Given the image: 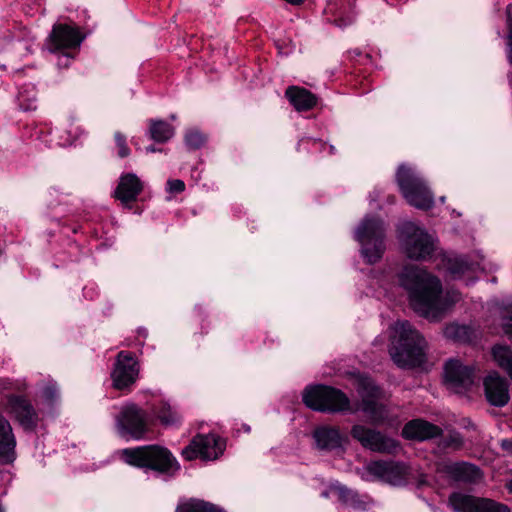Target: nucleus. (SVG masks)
<instances>
[{
    "label": "nucleus",
    "instance_id": "2",
    "mask_svg": "<svg viewBox=\"0 0 512 512\" xmlns=\"http://www.w3.org/2000/svg\"><path fill=\"white\" fill-rule=\"evenodd\" d=\"M357 390L362 397L361 407L352 408L348 397L340 390L316 385L308 387L303 392V402L313 410L322 412H356L362 410L369 420L379 423L386 418V408L376 401L379 389L374 382L366 376L357 378Z\"/></svg>",
    "mask_w": 512,
    "mask_h": 512
},
{
    "label": "nucleus",
    "instance_id": "3",
    "mask_svg": "<svg viewBox=\"0 0 512 512\" xmlns=\"http://www.w3.org/2000/svg\"><path fill=\"white\" fill-rule=\"evenodd\" d=\"M426 347L424 338L408 321H397L390 326L389 353L397 366L421 365L425 360Z\"/></svg>",
    "mask_w": 512,
    "mask_h": 512
},
{
    "label": "nucleus",
    "instance_id": "27",
    "mask_svg": "<svg viewBox=\"0 0 512 512\" xmlns=\"http://www.w3.org/2000/svg\"><path fill=\"white\" fill-rule=\"evenodd\" d=\"M492 355L497 365L504 369L512 379V350L508 346L495 345Z\"/></svg>",
    "mask_w": 512,
    "mask_h": 512
},
{
    "label": "nucleus",
    "instance_id": "17",
    "mask_svg": "<svg viewBox=\"0 0 512 512\" xmlns=\"http://www.w3.org/2000/svg\"><path fill=\"white\" fill-rule=\"evenodd\" d=\"M485 395L488 402L497 407L506 405L509 401L508 383L497 373L489 374L484 380Z\"/></svg>",
    "mask_w": 512,
    "mask_h": 512
},
{
    "label": "nucleus",
    "instance_id": "10",
    "mask_svg": "<svg viewBox=\"0 0 512 512\" xmlns=\"http://www.w3.org/2000/svg\"><path fill=\"white\" fill-rule=\"evenodd\" d=\"M444 379L449 390L462 394L473 385L474 370L472 367L464 365L459 359H450L444 367Z\"/></svg>",
    "mask_w": 512,
    "mask_h": 512
},
{
    "label": "nucleus",
    "instance_id": "13",
    "mask_svg": "<svg viewBox=\"0 0 512 512\" xmlns=\"http://www.w3.org/2000/svg\"><path fill=\"white\" fill-rule=\"evenodd\" d=\"M139 367L131 353L121 351L117 355L114 369L111 373L113 387L122 390L136 382Z\"/></svg>",
    "mask_w": 512,
    "mask_h": 512
},
{
    "label": "nucleus",
    "instance_id": "7",
    "mask_svg": "<svg viewBox=\"0 0 512 512\" xmlns=\"http://www.w3.org/2000/svg\"><path fill=\"white\" fill-rule=\"evenodd\" d=\"M396 179L403 197L411 206L422 210H428L433 206L434 195L424 180L410 167L400 165Z\"/></svg>",
    "mask_w": 512,
    "mask_h": 512
},
{
    "label": "nucleus",
    "instance_id": "6",
    "mask_svg": "<svg viewBox=\"0 0 512 512\" xmlns=\"http://www.w3.org/2000/svg\"><path fill=\"white\" fill-rule=\"evenodd\" d=\"M361 245V255L369 264L381 259L384 250V227L379 218L366 216L355 231Z\"/></svg>",
    "mask_w": 512,
    "mask_h": 512
},
{
    "label": "nucleus",
    "instance_id": "34",
    "mask_svg": "<svg viewBox=\"0 0 512 512\" xmlns=\"http://www.w3.org/2000/svg\"><path fill=\"white\" fill-rule=\"evenodd\" d=\"M116 147L118 148V156L121 158L128 157L130 155V149L126 143V137L121 132L114 134Z\"/></svg>",
    "mask_w": 512,
    "mask_h": 512
},
{
    "label": "nucleus",
    "instance_id": "15",
    "mask_svg": "<svg viewBox=\"0 0 512 512\" xmlns=\"http://www.w3.org/2000/svg\"><path fill=\"white\" fill-rule=\"evenodd\" d=\"M84 36L77 28L59 24L54 26L47 43L51 52L65 49H76L80 46Z\"/></svg>",
    "mask_w": 512,
    "mask_h": 512
},
{
    "label": "nucleus",
    "instance_id": "36",
    "mask_svg": "<svg viewBox=\"0 0 512 512\" xmlns=\"http://www.w3.org/2000/svg\"><path fill=\"white\" fill-rule=\"evenodd\" d=\"M185 189V184L182 180L172 179L167 181V191L169 193H181Z\"/></svg>",
    "mask_w": 512,
    "mask_h": 512
},
{
    "label": "nucleus",
    "instance_id": "11",
    "mask_svg": "<svg viewBox=\"0 0 512 512\" xmlns=\"http://www.w3.org/2000/svg\"><path fill=\"white\" fill-rule=\"evenodd\" d=\"M449 503L454 512H510L506 505L494 500L460 493L451 495Z\"/></svg>",
    "mask_w": 512,
    "mask_h": 512
},
{
    "label": "nucleus",
    "instance_id": "22",
    "mask_svg": "<svg viewBox=\"0 0 512 512\" xmlns=\"http://www.w3.org/2000/svg\"><path fill=\"white\" fill-rule=\"evenodd\" d=\"M313 437L317 447L322 450L340 448L344 442V437L340 434L338 429L327 426L315 429Z\"/></svg>",
    "mask_w": 512,
    "mask_h": 512
},
{
    "label": "nucleus",
    "instance_id": "16",
    "mask_svg": "<svg viewBox=\"0 0 512 512\" xmlns=\"http://www.w3.org/2000/svg\"><path fill=\"white\" fill-rule=\"evenodd\" d=\"M7 408L25 429H33L38 422V415L32 404L24 397L10 396Z\"/></svg>",
    "mask_w": 512,
    "mask_h": 512
},
{
    "label": "nucleus",
    "instance_id": "44",
    "mask_svg": "<svg viewBox=\"0 0 512 512\" xmlns=\"http://www.w3.org/2000/svg\"><path fill=\"white\" fill-rule=\"evenodd\" d=\"M507 488L509 490V492L512 493V479L509 481V483L507 484Z\"/></svg>",
    "mask_w": 512,
    "mask_h": 512
},
{
    "label": "nucleus",
    "instance_id": "26",
    "mask_svg": "<svg viewBox=\"0 0 512 512\" xmlns=\"http://www.w3.org/2000/svg\"><path fill=\"white\" fill-rule=\"evenodd\" d=\"M330 492L337 495L338 499L347 507H361L362 501L359 500L358 494L339 483L332 484Z\"/></svg>",
    "mask_w": 512,
    "mask_h": 512
},
{
    "label": "nucleus",
    "instance_id": "21",
    "mask_svg": "<svg viewBox=\"0 0 512 512\" xmlns=\"http://www.w3.org/2000/svg\"><path fill=\"white\" fill-rule=\"evenodd\" d=\"M16 439L10 423L0 416V461L9 463L15 459Z\"/></svg>",
    "mask_w": 512,
    "mask_h": 512
},
{
    "label": "nucleus",
    "instance_id": "37",
    "mask_svg": "<svg viewBox=\"0 0 512 512\" xmlns=\"http://www.w3.org/2000/svg\"><path fill=\"white\" fill-rule=\"evenodd\" d=\"M58 394V388L54 384L46 386L43 390V397L48 401L56 399Z\"/></svg>",
    "mask_w": 512,
    "mask_h": 512
},
{
    "label": "nucleus",
    "instance_id": "30",
    "mask_svg": "<svg viewBox=\"0 0 512 512\" xmlns=\"http://www.w3.org/2000/svg\"><path fill=\"white\" fill-rule=\"evenodd\" d=\"M471 269V265L463 257H454L447 260V270L454 278L460 277L465 271Z\"/></svg>",
    "mask_w": 512,
    "mask_h": 512
},
{
    "label": "nucleus",
    "instance_id": "48",
    "mask_svg": "<svg viewBox=\"0 0 512 512\" xmlns=\"http://www.w3.org/2000/svg\"><path fill=\"white\" fill-rule=\"evenodd\" d=\"M171 119H172V120H175V119H176V115H174V114H173V115H171Z\"/></svg>",
    "mask_w": 512,
    "mask_h": 512
},
{
    "label": "nucleus",
    "instance_id": "38",
    "mask_svg": "<svg viewBox=\"0 0 512 512\" xmlns=\"http://www.w3.org/2000/svg\"><path fill=\"white\" fill-rule=\"evenodd\" d=\"M507 58L512 63V30L508 32L507 36Z\"/></svg>",
    "mask_w": 512,
    "mask_h": 512
},
{
    "label": "nucleus",
    "instance_id": "5",
    "mask_svg": "<svg viewBox=\"0 0 512 512\" xmlns=\"http://www.w3.org/2000/svg\"><path fill=\"white\" fill-rule=\"evenodd\" d=\"M399 239L402 252L414 261L430 259L437 249L436 239L425 229L411 222L402 226Z\"/></svg>",
    "mask_w": 512,
    "mask_h": 512
},
{
    "label": "nucleus",
    "instance_id": "31",
    "mask_svg": "<svg viewBox=\"0 0 512 512\" xmlns=\"http://www.w3.org/2000/svg\"><path fill=\"white\" fill-rule=\"evenodd\" d=\"M454 470L459 473V476L465 480H475L480 477V470L468 463H458L454 465Z\"/></svg>",
    "mask_w": 512,
    "mask_h": 512
},
{
    "label": "nucleus",
    "instance_id": "43",
    "mask_svg": "<svg viewBox=\"0 0 512 512\" xmlns=\"http://www.w3.org/2000/svg\"><path fill=\"white\" fill-rule=\"evenodd\" d=\"M314 146H321L322 148H327V145L321 142H317L316 140H313L312 143Z\"/></svg>",
    "mask_w": 512,
    "mask_h": 512
},
{
    "label": "nucleus",
    "instance_id": "8",
    "mask_svg": "<svg viewBox=\"0 0 512 512\" xmlns=\"http://www.w3.org/2000/svg\"><path fill=\"white\" fill-rule=\"evenodd\" d=\"M115 416L117 434L126 440H141L148 431L146 412L134 403H126L118 408Z\"/></svg>",
    "mask_w": 512,
    "mask_h": 512
},
{
    "label": "nucleus",
    "instance_id": "9",
    "mask_svg": "<svg viewBox=\"0 0 512 512\" xmlns=\"http://www.w3.org/2000/svg\"><path fill=\"white\" fill-rule=\"evenodd\" d=\"M225 448V440L217 434H198L182 450L181 455L188 461L197 458L204 461H214L223 454Z\"/></svg>",
    "mask_w": 512,
    "mask_h": 512
},
{
    "label": "nucleus",
    "instance_id": "40",
    "mask_svg": "<svg viewBox=\"0 0 512 512\" xmlns=\"http://www.w3.org/2000/svg\"><path fill=\"white\" fill-rule=\"evenodd\" d=\"M20 105L21 107L24 109V110H32V109H35V105H34V101H32L31 103L27 104V105H24V103L22 102V100L20 99Z\"/></svg>",
    "mask_w": 512,
    "mask_h": 512
},
{
    "label": "nucleus",
    "instance_id": "18",
    "mask_svg": "<svg viewBox=\"0 0 512 512\" xmlns=\"http://www.w3.org/2000/svg\"><path fill=\"white\" fill-rule=\"evenodd\" d=\"M143 190V183L134 173L123 174L114 191V197L123 204H128L136 200L137 196Z\"/></svg>",
    "mask_w": 512,
    "mask_h": 512
},
{
    "label": "nucleus",
    "instance_id": "32",
    "mask_svg": "<svg viewBox=\"0 0 512 512\" xmlns=\"http://www.w3.org/2000/svg\"><path fill=\"white\" fill-rule=\"evenodd\" d=\"M463 444V437L458 432H450L441 441V446L444 449L458 450L463 446Z\"/></svg>",
    "mask_w": 512,
    "mask_h": 512
},
{
    "label": "nucleus",
    "instance_id": "25",
    "mask_svg": "<svg viewBox=\"0 0 512 512\" xmlns=\"http://www.w3.org/2000/svg\"><path fill=\"white\" fill-rule=\"evenodd\" d=\"M443 333L447 339L463 343L472 341L474 337V331L470 327L457 323L447 325Z\"/></svg>",
    "mask_w": 512,
    "mask_h": 512
},
{
    "label": "nucleus",
    "instance_id": "14",
    "mask_svg": "<svg viewBox=\"0 0 512 512\" xmlns=\"http://www.w3.org/2000/svg\"><path fill=\"white\" fill-rule=\"evenodd\" d=\"M351 434L362 446L372 451L395 453L399 448V444L395 440L385 437L380 432L366 428L363 425L353 426Z\"/></svg>",
    "mask_w": 512,
    "mask_h": 512
},
{
    "label": "nucleus",
    "instance_id": "35",
    "mask_svg": "<svg viewBox=\"0 0 512 512\" xmlns=\"http://www.w3.org/2000/svg\"><path fill=\"white\" fill-rule=\"evenodd\" d=\"M501 327L506 335L512 336V309L505 311L502 315Z\"/></svg>",
    "mask_w": 512,
    "mask_h": 512
},
{
    "label": "nucleus",
    "instance_id": "4",
    "mask_svg": "<svg viewBox=\"0 0 512 512\" xmlns=\"http://www.w3.org/2000/svg\"><path fill=\"white\" fill-rule=\"evenodd\" d=\"M121 456L129 465L148 468L160 474L174 475L180 469L173 454L167 448L158 445L126 448L121 451Z\"/></svg>",
    "mask_w": 512,
    "mask_h": 512
},
{
    "label": "nucleus",
    "instance_id": "42",
    "mask_svg": "<svg viewBox=\"0 0 512 512\" xmlns=\"http://www.w3.org/2000/svg\"><path fill=\"white\" fill-rule=\"evenodd\" d=\"M156 151H158V149H157V148H155V147H154V146H152V145H151V146H148V147L146 148V152H148V153H154V152H156Z\"/></svg>",
    "mask_w": 512,
    "mask_h": 512
},
{
    "label": "nucleus",
    "instance_id": "45",
    "mask_svg": "<svg viewBox=\"0 0 512 512\" xmlns=\"http://www.w3.org/2000/svg\"><path fill=\"white\" fill-rule=\"evenodd\" d=\"M329 153L332 154L334 152V147L332 145L328 146Z\"/></svg>",
    "mask_w": 512,
    "mask_h": 512
},
{
    "label": "nucleus",
    "instance_id": "23",
    "mask_svg": "<svg viewBox=\"0 0 512 512\" xmlns=\"http://www.w3.org/2000/svg\"><path fill=\"white\" fill-rule=\"evenodd\" d=\"M285 95L297 111L310 110L317 103V98L314 94L298 86L288 87Z\"/></svg>",
    "mask_w": 512,
    "mask_h": 512
},
{
    "label": "nucleus",
    "instance_id": "12",
    "mask_svg": "<svg viewBox=\"0 0 512 512\" xmlns=\"http://www.w3.org/2000/svg\"><path fill=\"white\" fill-rule=\"evenodd\" d=\"M367 471L391 485L400 486L407 483L411 470L403 463L392 461H374L367 465Z\"/></svg>",
    "mask_w": 512,
    "mask_h": 512
},
{
    "label": "nucleus",
    "instance_id": "19",
    "mask_svg": "<svg viewBox=\"0 0 512 512\" xmlns=\"http://www.w3.org/2000/svg\"><path fill=\"white\" fill-rule=\"evenodd\" d=\"M441 433L440 427L422 419L408 422L402 430L404 438L417 441L429 440L439 436Z\"/></svg>",
    "mask_w": 512,
    "mask_h": 512
},
{
    "label": "nucleus",
    "instance_id": "28",
    "mask_svg": "<svg viewBox=\"0 0 512 512\" xmlns=\"http://www.w3.org/2000/svg\"><path fill=\"white\" fill-rule=\"evenodd\" d=\"M176 512H224V511L210 503L200 501V500H192V501L180 504L177 507Z\"/></svg>",
    "mask_w": 512,
    "mask_h": 512
},
{
    "label": "nucleus",
    "instance_id": "39",
    "mask_svg": "<svg viewBox=\"0 0 512 512\" xmlns=\"http://www.w3.org/2000/svg\"><path fill=\"white\" fill-rule=\"evenodd\" d=\"M507 26L508 32L512 30V5H508L506 8Z\"/></svg>",
    "mask_w": 512,
    "mask_h": 512
},
{
    "label": "nucleus",
    "instance_id": "41",
    "mask_svg": "<svg viewBox=\"0 0 512 512\" xmlns=\"http://www.w3.org/2000/svg\"><path fill=\"white\" fill-rule=\"evenodd\" d=\"M72 142H73V138L71 136H69L61 144L68 145V144H72Z\"/></svg>",
    "mask_w": 512,
    "mask_h": 512
},
{
    "label": "nucleus",
    "instance_id": "24",
    "mask_svg": "<svg viewBox=\"0 0 512 512\" xmlns=\"http://www.w3.org/2000/svg\"><path fill=\"white\" fill-rule=\"evenodd\" d=\"M174 128L163 120H151L149 126L150 137L159 143H164L174 136Z\"/></svg>",
    "mask_w": 512,
    "mask_h": 512
},
{
    "label": "nucleus",
    "instance_id": "33",
    "mask_svg": "<svg viewBox=\"0 0 512 512\" xmlns=\"http://www.w3.org/2000/svg\"><path fill=\"white\" fill-rule=\"evenodd\" d=\"M186 145L192 149H197L201 147L205 142V137L203 134L196 130H191L185 135Z\"/></svg>",
    "mask_w": 512,
    "mask_h": 512
},
{
    "label": "nucleus",
    "instance_id": "1",
    "mask_svg": "<svg viewBox=\"0 0 512 512\" xmlns=\"http://www.w3.org/2000/svg\"><path fill=\"white\" fill-rule=\"evenodd\" d=\"M398 281L407 291L414 311L431 320L438 319L460 299L455 291L443 294L440 280L416 265L404 266L398 274Z\"/></svg>",
    "mask_w": 512,
    "mask_h": 512
},
{
    "label": "nucleus",
    "instance_id": "46",
    "mask_svg": "<svg viewBox=\"0 0 512 512\" xmlns=\"http://www.w3.org/2000/svg\"><path fill=\"white\" fill-rule=\"evenodd\" d=\"M140 333H141V335L146 336V330L143 329L140 331Z\"/></svg>",
    "mask_w": 512,
    "mask_h": 512
},
{
    "label": "nucleus",
    "instance_id": "29",
    "mask_svg": "<svg viewBox=\"0 0 512 512\" xmlns=\"http://www.w3.org/2000/svg\"><path fill=\"white\" fill-rule=\"evenodd\" d=\"M156 413L161 423L166 426L175 425L181 420L178 412L174 410L168 403H163Z\"/></svg>",
    "mask_w": 512,
    "mask_h": 512
},
{
    "label": "nucleus",
    "instance_id": "47",
    "mask_svg": "<svg viewBox=\"0 0 512 512\" xmlns=\"http://www.w3.org/2000/svg\"><path fill=\"white\" fill-rule=\"evenodd\" d=\"M322 496H323V497H328V493H327V492H323V493H322Z\"/></svg>",
    "mask_w": 512,
    "mask_h": 512
},
{
    "label": "nucleus",
    "instance_id": "20",
    "mask_svg": "<svg viewBox=\"0 0 512 512\" xmlns=\"http://www.w3.org/2000/svg\"><path fill=\"white\" fill-rule=\"evenodd\" d=\"M356 2L357 0H329L325 11L334 18L338 26H346L355 18Z\"/></svg>",
    "mask_w": 512,
    "mask_h": 512
}]
</instances>
